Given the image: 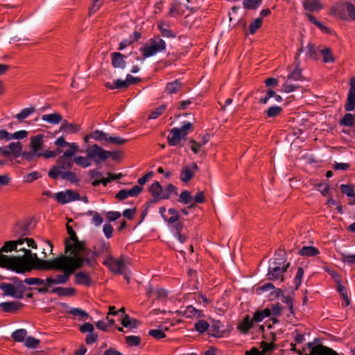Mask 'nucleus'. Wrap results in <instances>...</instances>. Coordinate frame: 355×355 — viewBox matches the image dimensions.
Instances as JSON below:
<instances>
[{"label":"nucleus","mask_w":355,"mask_h":355,"mask_svg":"<svg viewBox=\"0 0 355 355\" xmlns=\"http://www.w3.org/2000/svg\"><path fill=\"white\" fill-rule=\"evenodd\" d=\"M35 269L45 270H55L62 272L61 274H57L54 277H47L46 286L43 288H35L39 293L45 294L49 292V288L53 285L64 284L69 280L77 269L81 268L86 262L83 261L74 256H60L48 260L37 259Z\"/></svg>","instance_id":"f257e3e1"},{"label":"nucleus","mask_w":355,"mask_h":355,"mask_svg":"<svg viewBox=\"0 0 355 355\" xmlns=\"http://www.w3.org/2000/svg\"><path fill=\"white\" fill-rule=\"evenodd\" d=\"M67 232L70 236V239L73 243H71L68 240L65 241V253H69L66 256L76 257L83 261L86 262V265H92L94 261V259L96 253L93 252L92 250L86 246L85 241H79L76 232L69 225H67Z\"/></svg>","instance_id":"f03ea898"},{"label":"nucleus","mask_w":355,"mask_h":355,"mask_svg":"<svg viewBox=\"0 0 355 355\" xmlns=\"http://www.w3.org/2000/svg\"><path fill=\"white\" fill-rule=\"evenodd\" d=\"M16 251L23 252V255L11 257L9 258L10 259H15L19 264H16V266L8 265L7 266L8 269H11L12 270L16 271L17 273H24L26 271H29L31 268L35 269V266L37 265V259H40L38 258L36 253H33L30 250L26 249L25 248H19L17 247Z\"/></svg>","instance_id":"7ed1b4c3"},{"label":"nucleus","mask_w":355,"mask_h":355,"mask_svg":"<svg viewBox=\"0 0 355 355\" xmlns=\"http://www.w3.org/2000/svg\"><path fill=\"white\" fill-rule=\"evenodd\" d=\"M85 152L87 157L97 166L105 162L110 157H113L114 159H116L118 157L114 152L106 150L97 144L88 147Z\"/></svg>","instance_id":"20e7f679"},{"label":"nucleus","mask_w":355,"mask_h":355,"mask_svg":"<svg viewBox=\"0 0 355 355\" xmlns=\"http://www.w3.org/2000/svg\"><path fill=\"white\" fill-rule=\"evenodd\" d=\"M166 43L162 39H151L150 45L141 47L139 49L142 52V60L152 57L159 52L164 51L166 49Z\"/></svg>","instance_id":"39448f33"},{"label":"nucleus","mask_w":355,"mask_h":355,"mask_svg":"<svg viewBox=\"0 0 355 355\" xmlns=\"http://www.w3.org/2000/svg\"><path fill=\"white\" fill-rule=\"evenodd\" d=\"M346 12L349 17L355 21V6L349 1L341 3L331 8V13L341 19H347Z\"/></svg>","instance_id":"423d86ee"},{"label":"nucleus","mask_w":355,"mask_h":355,"mask_svg":"<svg viewBox=\"0 0 355 355\" xmlns=\"http://www.w3.org/2000/svg\"><path fill=\"white\" fill-rule=\"evenodd\" d=\"M290 266L289 262L283 266L268 263V279L270 281L280 280L281 282H283L285 279V274Z\"/></svg>","instance_id":"0eeeda50"},{"label":"nucleus","mask_w":355,"mask_h":355,"mask_svg":"<svg viewBox=\"0 0 355 355\" xmlns=\"http://www.w3.org/2000/svg\"><path fill=\"white\" fill-rule=\"evenodd\" d=\"M55 198L60 204L64 205L72 201L79 200L80 195L71 189L59 191L55 194Z\"/></svg>","instance_id":"6e6552de"},{"label":"nucleus","mask_w":355,"mask_h":355,"mask_svg":"<svg viewBox=\"0 0 355 355\" xmlns=\"http://www.w3.org/2000/svg\"><path fill=\"white\" fill-rule=\"evenodd\" d=\"M73 166V159L67 157H64V154L60 156L57 159V165L51 167L49 171L54 173H60L65 170H71Z\"/></svg>","instance_id":"1a4fd4ad"},{"label":"nucleus","mask_w":355,"mask_h":355,"mask_svg":"<svg viewBox=\"0 0 355 355\" xmlns=\"http://www.w3.org/2000/svg\"><path fill=\"white\" fill-rule=\"evenodd\" d=\"M307 346L310 349L309 355H338L332 349L320 344L315 345L313 343H308Z\"/></svg>","instance_id":"9d476101"},{"label":"nucleus","mask_w":355,"mask_h":355,"mask_svg":"<svg viewBox=\"0 0 355 355\" xmlns=\"http://www.w3.org/2000/svg\"><path fill=\"white\" fill-rule=\"evenodd\" d=\"M48 175L53 180H56L59 176H60L62 180H67L71 183H78L79 182V178L77 177L76 173L70 171V170H65V171H62L60 173L49 171Z\"/></svg>","instance_id":"9b49d317"},{"label":"nucleus","mask_w":355,"mask_h":355,"mask_svg":"<svg viewBox=\"0 0 355 355\" xmlns=\"http://www.w3.org/2000/svg\"><path fill=\"white\" fill-rule=\"evenodd\" d=\"M176 313L178 316H184L186 318H200L203 316L202 311L196 309L193 306H188L183 311H177Z\"/></svg>","instance_id":"f8f14e48"},{"label":"nucleus","mask_w":355,"mask_h":355,"mask_svg":"<svg viewBox=\"0 0 355 355\" xmlns=\"http://www.w3.org/2000/svg\"><path fill=\"white\" fill-rule=\"evenodd\" d=\"M12 281L13 282L14 286L15 287V291L17 293V299L20 300L22 299L24 296V292L26 290L31 291L33 288H26L24 285V280L22 281L19 279L18 277H13L12 279Z\"/></svg>","instance_id":"ddd939ff"},{"label":"nucleus","mask_w":355,"mask_h":355,"mask_svg":"<svg viewBox=\"0 0 355 355\" xmlns=\"http://www.w3.org/2000/svg\"><path fill=\"white\" fill-rule=\"evenodd\" d=\"M111 62L114 68L125 69L126 67V62L125 61V56L121 53L113 52L111 53Z\"/></svg>","instance_id":"4468645a"},{"label":"nucleus","mask_w":355,"mask_h":355,"mask_svg":"<svg viewBox=\"0 0 355 355\" xmlns=\"http://www.w3.org/2000/svg\"><path fill=\"white\" fill-rule=\"evenodd\" d=\"M287 259V254L284 250L281 248L278 251H276L274 254V258L269 260L268 263L275 264L278 266L286 265V261Z\"/></svg>","instance_id":"2eb2a0df"},{"label":"nucleus","mask_w":355,"mask_h":355,"mask_svg":"<svg viewBox=\"0 0 355 355\" xmlns=\"http://www.w3.org/2000/svg\"><path fill=\"white\" fill-rule=\"evenodd\" d=\"M224 325L219 320H213L209 324V334L213 337L219 338L222 336L224 331Z\"/></svg>","instance_id":"dca6fc26"},{"label":"nucleus","mask_w":355,"mask_h":355,"mask_svg":"<svg viewBox=\"0 0 355 355\" xmlns=\"http://www.w3.org/2000/svg\"><path fill=\"white\" fill-rule=\"evenodd\" d=\"M253 327V320L250 318L248 315H245L243 320L241 321L237 326L238 330L243 334H248Z\"/></svg>","instance_id":"f3484780"},{"label":"nucleus","mask_w":355,"mask_h":355,"mask_svg":"<svg viewBox=\"0 0 355 355\" xmlns=\"http://www.w3.org/2000/svg\"><path fill=\"white\" fill-rule=\"evenodd\" d=\"M24 304L19 302H3L0 303V307L4 312L14 313L21 309Z\"/></svg>","instance_id":"a211bd4d"},{"label":"nucleus","mask_w":355,"mask_h":355,"mask_svg":"<svg viewBox=\"0 0 355 355\" xmlns=\"http://www.w3.org/2000/svg\"><path fill=\"white\" fill-rule=\"evenodd\" d=\"M180 131L179 128H173L170 130V133L167 137L168 145L171 146H178L180 141Z\"/></svg>","instance_id":"6ab92c4d"},{"label":"nucleus","mask_w":355,"mask_h":355,"mask_svg":"<svg viewBox=\"0 0 355 355\" xmlns=\"http://www.w3.org/2000/svg\"><path fill=\"white\" fill-rule=\"evenodd\" d=\"M75 283L79 285L91 286L92 282L90 276L85 272H79L75 275Z\"/></svg>","instance_id":"aec40b11"},{"label":"nucleus","mask_w":355,"mask_h":355,"mask_svg":"<svg viewBox=\"0 0 355 355\" xmlns=\"http://www.w3.org/2000/svg\"><path fill=\"white\" fill-rule=\"evenodd\" d=\"M42 119L50 124L56 125L62 123V116L60 114L55 112L53 114H43L42 116Z\"/></svg>","instance_id":"412c9836"},{"label":"nucleus","mask_w":355,"mask_h":355,"mask_svg":"<svg viewBox=\"0 0 355 355\" xmlns=\"http://www.w3.org/2000/svg\"><path fill=\"white\" fill-rule=\"evenodd\" d=\"M43 135H37L31 138L30 147L31 150L38 152L43 145Z\"/></svg>","instance_id":"4be33fe9"},{"label":"nucleus","mask_w":355,"mask_h":355,"mask_svg":"<svg viewBox=\"0 0 355 355\" xmlns=\"http://www.w3.org/2000/svg\"><path fill=\"white\" fill-rule=\"evenodd\" d=\"M0 289L3 292L4 295L11 296L17 299V293L13 284L1 283L0 284Z\"/></svg>","instance_id":"5701e85b"},{"label":"nucleus","mask_w":355,"mask_h":355,"mask_svg":"<svg viewBox=\"0 0 355 355\" xmlns=\"http://www.w3.org/2000/svg\"><path fill=\"white\" fill-rule=\"evenodd\" d=\"M10 152H11V155H12L15 157L17 158L22 155V148L23 145L20 141L11 142L8 146Z\"/></svg>","instance_id":"b1692460"},{"label":"nucleus","mask_w":355,"mask_h":355,"mask_svg":"<svg viewBox=\"0 0 355 355\" xmlns=\"http://www.w3.org/2000/svg\"><path fill=\"white\" fill-rule=\"evenodd\" d=\"M60 130L68 134H73L79 131L80 128L76 124L68 123L66 120H63Z\"/></svg>","instance_id":"393cba45"},{"label":"nucleus","mask_w":355,"mask_h":355,"mask_svg":"<svg viewBox=\"0 0 355 355\" xmlns=\"http://www.w3.org/2000/svg\"><path fill=\"white\" fill-rule=\"evenodd\" d=\"M182 83L179 80H175L166 84L165 91L168 94H176L182 88Z\"/></svg>","instance_id":"a878e982"},{"label":"nucleus","mask_w":355,"mask_h":355,"mask_svg":"<svg viewBox=\"0 0 355 355\" xmlns=\"http://www.w3.org/2000/svg\"><path fill=\"white\" fill-rule=\"evenodd\" d=\"M51 293L59 296H71L76 293V290L73 288L55 287Z\"/></svg>","instance_id":"bb28decb"},{"label":"nucleus","mask_w":355,"mask_h":355,"mask_svg":"<svg viewBox=\"0 0 355 355\" xmlns=\"http://www.w3.org/2000/svg\"><path fill=\"white\" fill-rule=\"evenodd\" d=\"M298 254L303 257H314L319 254V250L314 246H304L299 250Z\"/></svg>","instance_id":"cd10ccee"},{"label":"nucleus","mask_w":355,"mask_h":355,"mask_svg":"<svg viewBox=\"0 0 355 355\" xmlns=\"http://www.w3.org/2000/svg\"><path fill=\"white\" fill-rule=\"evenodd\" d=\"M149 191L152 196L156 198L162 199L164 189L162 185L158 182H154L149 188Z\"/></svg>","instance_id":"c85d7f7f"},{"label":"nucleus","mask_w":355,"mask_h":355,"mask_svg":"<svg viewBox=\"0 0 355 355\" xmlns=\"http://www.w3.org/2000/svg\"><path fill=\"white\" fill-rule=\"evenodd\" d=\"M303 6L306 10L311 12L318 10L321 8L318 0H304Z\"/></svg>","instance_id":"c756f323"},{"label":"nucleus","mask_w":355,"mask_h":355,"mask_svg":"<svg viewBox=\"0 0 355 355\" xmlns=\"http://www.w3.org/2000/svg\"><path fill=\"white\" fill-rule=\"evenodd\" d=\"M110 244L109 243L107 242H105V241H103L101 244H100V247H99V249L98 251H93V252H95L96 253V255L94 257V261L92 263V265H87V266L89 267H94L96 261V257H98V256H100L101 254H104L105 252H107L109 250H110Z\"/></svg>","instance_id":"7c9ffc66"},{"label":"nucleus","mask_w":355,"mask_h":355,"mask_svg":"<svg viewBox=\"0 0 355 355\" xmlns=\"http://www.w3.org/2000/svg\"><path fill=\"white\" fill-rule=\"evenodd\" d=\"M193 177L192 169L190 168V166H184L181 171L180 179L183 182H188Z\"/></svg>","instance_id":"2f4dec72"},{"label":"nucleus","mask_w":355,"mask_h":355,"mask_svg":"<svg viewBox=\"0 0 355 355\" xmlns=\"http://www.w3.org/2000/svg\"><path fill=\"white\" fill-rule=\"evenodd\" d=\"M89 137H92V139H95L97 141L107 142L109 134L101 130H96L94 132H92L89 134Z\"/></svg>","instance_id":"473e14b6"},{"label":"nucleus","mask_w":355,"mask_h":355,"mask_svg":"<svg viewBox=\"0 0 355 355\" xmlns=\"http://www.w3.org/2000/svg\"><path fill=\"white\" fill-rule=\"evenodd\" d=\"M355 116L351 113H347L339 121L340 125L352 127L354 125Z\"/></svg>","instance_id":"72a5a7b5"},{"label":"nucleus","mask_w":355,"mask_h":355,"mask_svg":"<svg viewBox=\"0 0 355 355\" xmlns=\"http://www.w3.org/2000/svg\"><path fill=\"white\" fill-rule=\"evenodd\" d=\"M19 245L17 241H10L5 243L4 245L0 248V254H3V252H11L12 250H17V247Z\"/></svg>","instance_id":"f704fd0d"},{"label":"nucleus","mask_w":355,"mask_h":355,"mask_svg":"<svg viewBox=\"0 0 355 355\" xmlns=\"http://www.w3.org/2000/svg\"><path fill=\"white\" fill-rule=\"evenodd\" d=\"M262 3V0H243V6L246 10H256Z\"/></svg>","instance_id":"c9c22d12"},{"label":"nucleus","mask_w":355,"mask_h":355,"mask_svg":"<svg viewBox=\"0 0 355 355\" xmlns=\"http://www.w3.org/2000/svg\"><path fill=\"white\" fill-rule=\"evenodd\" d=\"M27 335V331L25 329H19L13 331L11 337L16 342H23Z\"/></svg>","instance_id":"e433bc0d"},{"label":"nucleus","mask_w":355,"mask_h":355,"mask_svg":"<svg viewBox=\"0 0 355 355\" xmlns=\"http://www.w3.org/2000/svg\"><path fill=\"white\" fill-rule=\"evenodd\" d=\"M125 266V265L123 259L116 260L114 259L110 270L114 273L121 274Z\"/></svg>","instance_id":"4c0bfd02"},{"label":"nucleus","mask_w":355,"mask_h":355,"mask_svg":"<svg viewBox=\"0 0 355 355\" xmlns=\"http://www.w3.org/2000/svg\"><path fill=\"white\" fill-rule=\"evenodd\" d=\"M35 107H26L21 110L19 113L15 115V118L18 120H23L28 118L31 114L35 112Z\"/></svg>","instance_id":"58836bf2"},{"label":"nucleus","mask_w":355,"mask_h":355,"mask_svg":"<svg viewBox=\"0 0 355 355\" xmlns=\"http://www.w3.org/2000/svg\"><path fill=\"white\" fill-rule=\"evenodd\" d=\"M341 192L349 198L355 197L354 186L352 184H341L340 186Z\"/></svg>","instance_id":"ea45409f"},{"label":"nucleus","mask_w":355,"mask_h":355,"mask_svg":"<svg viewBox=\"0 0 355 355\" xmlns=\"http://www.w3.org/2000/svg\"><path fill=\"white\" fill-rule=\"evenodd\" d=\"M195 329L200 334H203L207 331H209V324L203 320H198L195 324Z\"/></svg>","instance_id":"a19ab883"},{"label":"nucleus","mask_w":355,"mask_h":355,"mask_svg":"<svg viewBox=\"0 0 355 355\" xmlns=\"http://www.w3.org/2000/svg\"><path fill=\"white\" fill-rule=\"evenodd\" d=\"M299 66L300 62H298L297 63L295 69L288 75V80H302L303 79L302 70L299 69Z\"/></svg>","instance_id":"79ce46f5"},{"label":"nucleus","mask_w":355,"mask_h":355,"mask_svg":"<svg viewBox=\"0 0 355 355\" xmlns=\"http://www.w3.org/2000/svg\"><path fill=\"white\" fill-rule=\"evenodd\" d=\"M193 197L191 196V192L187 190L183 191L180 193L178 199V202L183 203L184 205H189L191 203Z\"/></svg>","instance_id":"37998d69"},{"label":"nucleus","mask_w":355,"mask_h":355,"mask_svg":"<svg viewBox=\"0 0 355 355\" xmlns=\"http://www.w3.org/2000/svg\"><path fill=\"white\" fill-rule=\"evenodd\" d=\"M69 313L75 316H78L82 320H87L89 318V314L85 310L80 308H72L69 311Z\"/></svg>","instance_id":"c03bdc74"},{"label":"nucleus","mask_w":355,"mask_h":355,"mask_svg":"<svg viewBox=\"0 0 355 355\" xmlns=\"http://www.w3.org/2000/svg\"><path fill=\"white\" fill-rule=\"evenodd\" d=\"M283 111V109L277 105H273L270 107L266 111V115L269 118H274L280 114Z\"/></svg>","instance_id":"a18cd8bd"},{"label":"nucleus","mask_w":355,"mask_h":355,"mask_svg":"<svg viewBox=\"0 0 355 355\" xmlns=\"http://www.w3.org/2000/svg\"><path fill=\"white\" fill-rule=\"evenodd\" d=\"M18 262L15 259H10L8 256L0 254V267L6 268L8 265L16 266Z\"/></svg>","instance_id":"49530a36"},{"label":"nucleus","mask_w":355,"mask_h":355,"mask_svg":"<svg viewBox=\"0 0 355 355\" xmlns=\"http://www.w3.org/2000/svg\"><path fill=\"white\" fill-rule=\"evenodd\" d=\"M171 193H173L175 195L178 194V188L172 184H169L166 187L165 190H164L161 198L162 199H168L170 198Z\"/></svg>","instance_id":"de8ad7c7"},{"label":"nucleus","mask_w":355,"mask_h":355,"mask_svg":"<svg viewBox=\"0 0 355 355\" xmlns=\"http://www.w3.org/2000/svg\"><path fill=\"white\" fill-rule=\"evenodd\" d=\"M89 158L87 157H76L73 159V162L76 164L83 166V168H87L92 165L91 162L89 161Z\"/></svg>","instance_id":"09e8293b"},{"label":"nucleus","mask_w":355,"mask_h":355,"mask_svg":"<svg viewBox=\"0 0 355 355\" xmlns=\"http://www.w3.org/2000/svg\"><path fill=\"white\" fill-rule=\"evenodd\" d=\"M355 109V96L353 94H347V102L345 105V110L347 112L352 111Z\"/></svg>","instance_id":"8fccbe9b"},{"label":"nucleus","mask_w":355,"mask_h":355,"mask_svg":"<svg viewBox=\"0 0 355 355\" xmlns=\"http://www.w3.org/2000/svg\"><path fill=\"white\" fill-rule=\"evenodd\" d=\"M28 136V132L26 130H19L12 134L9 133L7 140L11 139H23Z\"/></svg>","instance_id":"3c124183"},{"label":"nucleus","mask_w":355,"mask_h":355,"mask_svg":"<svg viewBox=\"0 0 355 355\" xmlns=\"http://www.w3.org/2000/svg\"><path fill=\"white\" fill-rule=\"evenodd\" d=\"M40 343V340L32 336H28L25 340V346L31 349H36Z\"/></svg>","instance_id":"603ef678"},{"label":"nucleus","mask_w":355,"mask_h":355,"mask_svg":"<svg viewBox=\"0 0 355 355\" xmlns=\"http://www.w3.org/2000/svg\"><path fill=\"white\" fill-rule=\"evenodd\" d=\"M67 146L69 147V149L63 153L64 157H67L70 159H72V157L78 150V146L76 143H69Z\"/></svg>","instance_id":"864d4df0"},{"label":"nucleus","mask_w":355,"mask_h":355,"mask_svg":"<svg viewBox=\"0 0 355 355\" xmlns=\"http://www.w3.org/2000/svg\"><path fill=\"white\" fill-rule=\"evenodd\" d=\"M321 54L323 57L324 62H334V58L331 54V51L329 48H325L321 51Z\"/></svg>","instance_id":"5fc2aeb1"},{"label":"nucleus","mask_w":355,"mask_h":355,"mask_svg":"<svg viewBox=\"0 0 355 355\" xmlns=\"http://www.w3.org/2000/svg\"><path fill=\"white\" fill-rule=\"evenodd\" d=\"M125 340L130 346H138L141 343V338L137 336H125Z\"/></svg>","instance_id":"6e6d98bb"},{"label":"nucleus","mask_w":355,"mask_h":355,"mask_svg":"<svg viewBox=\"0 0 355 355\" xmlns=\"http://www.w3.org/2000/svg\"><path fill=\"white\" fill-rule=\"evenodd\" d=\"M166 105L162 104L158 107H157L155 110L152 111L150 114L148 116L150 119H157L159 115L162 114V112L166 110Z\"/></svg>","instance_id":"4d7b16f0"},{"label":"nucleus","mask_w":355,"mask_h":355,"mask_svg":"<svg viewBox=\"0 0 355 355\" xmlns=\"http://www.w3.org/2000/svg\"><path fill=\"white\" fill-rule=\"evenodd\" d=\"M304 269L302 267H298L297 274H296L295 277L294 279V283H295V290H297L299 286H300L301 282H302V277L304 275Z\"/></svg>","instance_id":"13d9d810"},{"label":"nucleus","mask_w":355,"mask_h":355,"mask_svg":"<svg viewBox=\"0 0 355 355\" xmlns=\"http://www.w3.org/2000/svg\"><path fill=\"white\" fill-rule=\"evenodd\" d=\"M262 24V18L259 17L257 18L254 21H252L249 27L250 33L251 34H254L256 31L261 27Z\"/></svg>","instance_id":"bf43d9fd"},{"label":"nucleus","mask_w":355,"mask_h":355,"mask_svg":"<svg viewBox=\"0 0 355 355\" xmlns=\"http://www.w3.org/2000/svg\"><path fill=\"white\" fill-rule=\"evenodd\" d=\"M341 260L344 263L348 264V265H354L355 264V254H346V253H342L341 254Z\"/></svg>","instance_id":"052dcab7"},{"label":"nucleus","mask_w":355,"mask_h":355,"mask_svg":"<svg viewBox=\"0 0 355 355\" xmlns=\"http://www.w3.org/2000/svg\"><path fill=\"white\" fill-rule=\"evenodd\" d=\"M24 282L28 285H46L45 280L35 277L26 278Z\"/></svg>","instance_id":"680f3d73"},{"label":"nucleus","mask_w":355,"mask_h":355,"mask_svg":"<svg viewBox=\"0 0 355 355\" xmlns=\"http://www.w3.org/2000/svg\"><path fill=\"white\" fill-rule=\"evenodd\" d=\"M25 242L26 243L28 247L33 249L37 248V244L33 239L21 237L18 239V244L19 245L24 244Z\"/></svg>","instance_id":"e2e57ef3"},{"label":"nucleus","mask_w":355,"mask_h":355,"mask_svg":"<svg viewBox=\"0 0 355 355\" xmlns=\"http://www.w3.org/2000/svg\"><path fill=\"white\" fill-rule=\"evenodd\" d=\"M306 56L312 59H315L317 56V50L315 45L311 43H309L306 46Z\"/></svg>","instance_id":"0e129e2a"},{"label":"nucleus","mask_w":355,"mask_h":355,"mask_svg":"<svg viewBox=\"0 0 355 355\" xmlns=\"http://www.w3.org/2000/svg\"><path fill=\"white\" fill-rule=\"evenodd\" d=\"M39 153V152L34 151L33 150L31 151H24L22 153L21 157L26 160L31 162L34 160L35 157H37Z\"/></svg>","instance_id":"69168bd1"},{"label":"nucleus","mask_w":355,"mask_h":355,"mask_svg":"<svg viewBox=\"0 0 355 355\" xmlns=\"http://www.w3.org/2000/svg\"><path fill=\"white\" fill-rule=\"evenodd\" d=\"M128 141V139L121 138L117 136H110L108 137V143H112L116 145H123Z\"/></svg>","instance_id":"338daca9"},{"label":"nucleus","mask_w":355,"mask_h":355,"mask_svg":"<svg viewBox=\"0 0 355 355\" xmlns=\"http://www.w3.org/2000/svg\"><path fill=\"white\" fill-rule=\"evenodd\" d=\"M92 6L89 8V15H92L100 9L103 4V0H91Z\"/></svg>","instance_id":"774afa93"}]
</instances>
